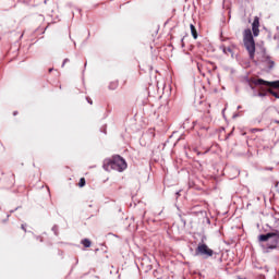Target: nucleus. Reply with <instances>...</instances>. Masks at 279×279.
Here are the masks:
<instances>
[{
  "label": "nucleus",
  "instance_id": "nucleus-10",
  "mask_svg": "<svg viewBox=\"0 0 279 279\" xmlns=\"http://www.w3.org/2000/svg\"><path fill=\"white\" fill-rule=\"evenodd\" d=\"M78 186H80L81 189H83V186H86V179H85V178H81V179H80Z\"/></svg>",
  "mask_w": 279,
  "mask_h": 279
},
{
  "label": "nucleus",
  "instance_id": "nucleus-15",
  "mask_svg": "<svg viewBox=\"0 0 279 279\" xmlns=\"http://www.w3.org/2000/svg\"><path fill=\"white\" fill-rule=\"evenodd\" d=\"M265 95H267V94L259 92V97H265Z\"/></svg>",
  "mask_w": 279,
  "mask_h": 279
},
{
  "label": "nucleus",
  "instance_id": "nucleus-17",
  "mask_svg": "<svg viewBox=\"0 0 279 279\" xmlns=\"http://www.w3.org/2000/svg\"><path fill=\"white\" fill-rule=\"evenodd\" d=\"M66 62H69V60H68V59H65V60L63 61V64H66Z\"/></svg>",
  "mask_w": 279,
  "mask_h": 279
},
{
  "label": "nucleus",
  "instance_id": "nucleus-14",
  "mask_svg": "<svg viewBox=\"0 0 279 279\" xmlns=\"http://www.w3.org/2000/svg\"><path fill=\"white\" fill-rule=\"evenodd\" d=\"M21 229H22L24 232H27V229L25 228V225H22V226H21Z\"/></svg>",
  "mask_w": 279,
  "mask_h": 279
},
{
  "label": "nucleus",
  "instance_id": "nucleus-2",
  "mask_svg": "<svg viewBox=\"0 0 279 279\" xmlns=\"http://www.w3.org/2000/svg\"><path fill=\"white\" fill-rule=\"evenodd\" d=\"M243 43L251 60H254L256 56V41H254V35H252V29L246 28L243 33Z\"/></svg>",
  "mask_w": 279,
  "mask_h": 279
},
{
  "label": "nucleus",
  "instance_id": "nucleus-18",
  "mask_svg": "<svg viewBox=\"0 0 279 279\" xmlns=\"http://www.w3.org/2000/svg\"><path fill=\"white\" fill-rule=\"evenodd\" d=\"M51 71H53V69H49V73H51Z\"/></svg>",
  "mask_w": 279,
  "mask_h": 279
},
{
  "label": "nucleus",
  "instance_id": "nucleus-16",
  "mask_svg": "<svg viewBox=\"0 0 279 279\" xmlns=\"http://www.w3.org/2000/svg\"><path fill=\"white\" fill-rule=\"evenodd\" d=\"M87 101H88V104H90V106H93V99L87 98Z\"/></svg>",
  "mask_w": 279,
  "mask_h": 279
},
{
  "label": "nucleus",
  "instance_id": "nucleus-6",
  "mask_svg": "<svg viewBox=\"0 0 279 279\" xmlns=\"http://www.w3.org/2000/svg\"><path fill=\"white\" fill-rule=\"evenodd\" d=\"M259 27H260V17L255 16L252 23V32L255 37L258 36V34H260Z\"/></svg>",
  "mask_w": 279,
  "mask_h": 279
},
{
  "label": "nucleus",
  "instance_id": "nucleus-3",
  "mask_svg": "<svg viewBox=\"0 0 279 279\" xmlns=\"http://www.w3.org/2000/svg\"><path fill=\"white\" fill-rule=\"evenodd\" d=\"M259 243H267V241H270L267 244L268 250H276L278 247L279 243V231L276 230L274 232H269L267 234H260L258 235Z\"/></svg>",
  "mask_w": 279,
  "mask_h": 279
},
{
  "label": "nucleus",
  "instance_id": "nucleus-5",
  "mask_svg": "<svg viewBox=\"0 0 279 279\" xmlns=\"http://www.w3.org/2000/svg\"><path fill=\"white\" fill-rule=\"evenodd\" d=\"M253 84H255V86H268L269 88H278L279 89V81L269 82V81H265L263 78H257V80L253 81Z\"/></svg>",
  "mask_w": 279,
  "mask_h": 279
},
{
  "label": "nucleus",
  "instance_id": "nucleus-9",
  "mask_svg": "<svg viewBox=\"0 0 279 279\" xmlns=\"http://www.w3.org/2000/svg\"><path fill=\"white\" fill-rule=\"evenodd\" d=\"M268 93H269L270 95H272V97H276V99H279V94H278V92H274V89L269 88V89H268Z\"/></svg>",
  "mask_w": 279,
  "mask_h": 279
},
{
  "label": "nucleus",
  "instance_id": "nucleus-12",
  "mask_svg": "<svg viewBox=\"0 0 279 279\" xmlns=\"http://www.w3.org/2000/svg\"><path fill=\"white\" fill-rule=\"evenodd\" d=\"M223 52H225V53H228V52H229V53H232V49H230V48H223Z\"/></svg>",
  "mask_w": 279,
  "mask_h": 279
},
{
  "label": "nucleus",
  "instance_id": "nucleus-8",
  "mask_svg": "<svg viewBox=\"0 0 279 279\" xmlns=\"http://www.w3.org/2000/svg\"><path fill=\"white\" fill-rule=\"evenodd\" d=\"M82 245H84V247H90V245H93V242H90V240L88 239H84L82 240Z\"/></svg>",
  "mask_w": 279,
  "mask_h": 279
},
{
  "label": "nucleus",
  "instance_id": "nucleus-13",
  "mask_svg": "<svg viewBox=\"0 0 279 279\" xmlns=\"http://www.w3.org/2000/svg\"><path fill=\"white\" fill-rule=\"evenodd\" d=\"M251 132H252V134H254L255 132H263V130H260V129H251Z\"/></svg>",
  "mask_w": 279,
  "mask_h": 279
},
{
  "label": "nucleus",
  "instance_id": "nucleus-1",
  "mask_svg": "<svg viewBox=\"0 0 279 279\" xmlns=\"http://www.w3.org/2000/svg\"><path fill=\"white\" fill-rule=\"evenodd\" d=\"M104 169H106V171L113 170L121 173L122 171H125L128 169V162H125V159H123V157L114 155L113 157L105 160Z\"/></svg>",
  "mask_w": 279,
  "mask_h": 279
},
{
  "label": "nucleus",
  "instance_id": "nucleus-7",
  "mask_svg": "<svg viewBox=\"0 0 279 279\" xmlns=\"http://www.w3.org/2000/svg\"><path fill=\"white\" fill-rule=\"evenodd\" d=\"M190 29H191L194 40H197V29L195 28V25L191 24Z\"/></svg>",
  "mask_w": 279,
  "mask_h": 279
},
{
  "label": "nucleus",
  "instance_id": "nucleus-4",
  "mask_svg": "<svg viewBox=\"0 0 279 279\" xmlns=\"http://www.w3.org/2000/svg\"><path fill=\"white\" fill-rule=\"evenodd\" d=\"M196 256H204V258H210L215 251L208 247L205 243H199L195 250Z\"/></svg>",
  "mask_w": 279,
  "mask_h": 279
},
{
  "label": "nucleus",
  "instance_id": "nucleus-11",
  "mask_svg": "<svg viewBox=\"0 0 279 279\" xmlns=\"http://www.w3.org/2000/svg\"><path fill=\"white\" fill-rule=\"evenodd\" d=\"M207 64L209 65V69H210L211 71H217V65H215V63L208 62Z\"/></svg>",
  "mask_w": 279,
  "mask_h": 279
}]
</instances>
